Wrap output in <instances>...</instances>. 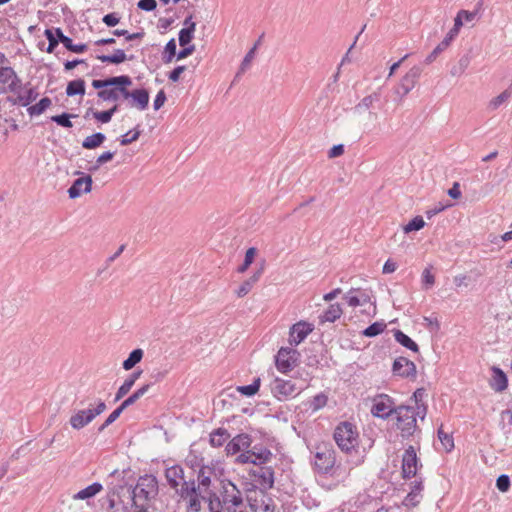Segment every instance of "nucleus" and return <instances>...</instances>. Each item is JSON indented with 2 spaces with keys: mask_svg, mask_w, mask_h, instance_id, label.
<instances>
[{
  "mask_svg": "<svg viewBox=\"0 0 512 512\" xmlns=\"http://www.w3.org/2000/svg\"><path fill=\"white\" fill-rule=\"evenodd\" d=\"M208 512H245L243 493L231 481H222L218 492L207 491Z\"/></svg>",
  "mask_w": 512,
  "mask_h": 512,
  "instance_id": "1",
  "label": "nucleus"
},
{
  "mask_svg": "<svg viewBox=\"0 0 512 512\" xmlns=\"http://www.w3.org/2000/svg\"><path fill=\"white\" fill-rule=\"evenodd\" d=\"M427 414V406L412 407L411 405H400L397 407L396 427L403 439H410L421 432L417 425V419L423 421Z\"/></svg>",
  "mask_w": 512,
  "mask_h": 512,
  "instance_id": "2",
  "label": "nucleus"
},
{
  "mask_svg": "<svg viewBox=\"0 0 512 512\" xmlns=\"http://www.w3.org/2000/svg\"><path fill=\"white\" fill-rule=\"evenodd\" d=\"M158 494V481L153 475L139 477L130 495L135 508H148L149 503Z\"/></svg>",
  "mask_w": 512,
  "mask_h": 512,
  "instance_id": "3",
  "label": "nucleus"
},
{
  "mask_svg": "<svg viewBox=\"0 0 512 512\" xmlns=\"http://www.w3.org/2000/svg\"><path fill=\"white\" fill-rule=\"evenodd\" d=\"M295 378H301L304 381V385H297L292 382V380L282 379L280 377H276L271 385L270 390L272 395L279 401H286L290 398H294L298 396L301 392H303L309 385V381L311 377L308 373H305V378H302V374L297 371Z\"/></svg>",
  "mask_w": 512,
  "mask_h": 512,
  "instance_id": "4",
  "label": "nucleus"
},
{
  "mask_svg": "<svg viewBox=\"0 0 512 512\" xmlns=\"http://www.w3.org/2000/svg\"><path fill=\"white\" fill-rule=\"evenodd\" d=\"M334 440L345 453H351L359 445V433L355 425L350 422H341L334 431Z\"/></svg>",
  "mask_w": 512,
  "mask_h": 512,
  "instance_id": "5",
  "label": "nucleus"
},
{
  "mask_svg": "<svg viewBox=\"0 0 512 512\" xmlns=\"http://www.w3.org/2000/svg\"><path fill=\"white\" fill-rule=\"evenodd\" d=\"M274 455L270 449L262 444H256L249 448L247 451L240 453L236 457V462L239 464H253L255 467L267 465L272 462Z\"/></svg>",
  "mask_w": 512,
  "mask_h": 512,
  "instance_id": "6",
  "label": "nucleus"
},
{
  "mask_svg": "<svg viewBox=\"0 0 512 512\" xmlns=\"http://www.w3.org/2000/svg\"><path fill=\"white\" fill-rule=\"evenodd\" d=\"M335 461V451L331 447L325 444L316 447L313 464L317 473L323 475L331 474Z\"/></svg>",
  "mask_w": 512,
  "mask_h": 512,
  "instance_id": "7",
  "label": "nucleus"
},
{
  "mask_svg": "<svg viewBox=\"0 0 512 512\" xmlns=\"http://www.w3.org/2000/svg\"><path fill=\"white\" fill-rule=\"evenodd\" d=\"M395 400L387 394H377L372 398V406L370 409L374 417L388 419L397 410Z\"/></svg>",
  "mask_w": 512,
  "mask_h": 512,
  "instance_id": "8",
  "label": "nucleus"
},
{
  "mask_svg": "<svg viewBox=\"0 0 512 512\" xmlns=\"http://www.w3.org/2000/svg\"><path fill=\"white\" fill-rule=\"evenodd\" d=\"M106 410V404L103 400L98 399L96 407L93 409H82L78 410L70 418V425L76 430L84 428L86 425L91 423L98 415Z\"/></svg>",
  "mask_w": 512,
  "mask_h": 512,
  "instance_id": "9",
  "label": "nucleus"
},
{
  "mask_svg": "<svg viewBox=\"0 0 512 512\" xmlns=\"http://www.w3.org/2000/svg\"><path fill=\"white\" fill-rule=\"evenodd\" d=\"M300 353L292 347H281L275 356V365L282 374L291 372L299 361Z\"/></svg>",
  "mask_w": 512,
  "mask_h": 512,
  "instance_id": "10",
  "label": "nucleus"
},
{
  "mask_svg": "<svg viewBox=\"0 0 512 512\" xmlns=\"http://www.w3.org/2000/svg\"><path fill=\"white\" fill-rule=\"evenodd\" d=\"M251 512H274V500L263 490H254L247 495Z\"/></svg>",
  "mask_w": 512,
  "mask_h": 512,
  "instance_id": "11",
  "label": "nucleus"
},
{
  "mask_svg": "<svg viewBox=\"0 0 512 512\" xmlns=\"http://www.w3.org/2000/svg\"><path fill=\"white\" fill-rule=\"evenodd\" d=\"M422 71L423 70L419 65H415L410 68L395 88V94H397L401 99L405 97L417 84Z\"/></svg>",
  "mask_w": 512,
  "mask_h": 512,
  "instance_id": "12",
  "label": "nucleus"
},
{
  "mask_svg": "<svg viewBox=\"0 0 512 512\" xmlns=\"http://www.w3.org/2000/svg\"><path fill=\"white\" fill-rule=\"evenodd\" d=\"M422 465L419 463V459L416 454V450L413 446H408L402 456V476L405 479L415 477L417 474L418 467Z\"/></svg>",
  "mask_w": 512,
  "mask_h": 512,
  "instance_id": "13",
  "label": "nucleus"
},
{
  "mask_svg": "<svg viewBox=\"0 0 512 512\" xmlns=\"http://www.w3.org/2000/svg\"><path fill=\"white\" fill-rule=\"evenodd\" d=\"M274 469L270 465H262L257 466L252 470V476L254 481L259 485V490H267L273 487L274 485Z\"/></svg>",
  "mask_w": 512,
  "mask_h": 512,
  "instance_id": "14",
  "label": "nucleus"
},
{
  "mask_svg": "<svg viewBox=\"0 0 512 512\" xmlns=\"http://www.w3.org/2000/svg\"><path fill=\"white\" fill-rule=\"evenodd\" d=\"M392 371L394 375L402 378L414 379L416 378L417 370L413 361L406 357H399L394 360Z\"/></svg>",
  "mask_w": 512,
  "mask_h": 512,
  "instance_id": "15",
  "label": "nucleus"
},
{
  "mask_svg": "<svg viewBox=\"0 0 512 512\" xmlns=\"http://www.w3.org/2000/svg\"><path fill=\"white\" fill-rule=\"evenodd\" d=\"M101 506L111 512H129V507L120 499L117 489H112L101 499Z\"/></svg>",
  "mask_w": 512,
  "mask_h": 512,
  "instance_id": "16",
  "label": "nucleus"
},
{
  "mask_svg": "<svg viewBox=\"0 0 512 512\" xmlns=\"http://www.w3.org/2000/svg\"><path fill=\"white\" fill-rule=\"evenodd\" d=\"M313 331V325L305 321H300L292 325L289 331V344L297 346L303 342L306 337Z\"/></svg>",
  "mask_w": 512,
  "mask_h": 512,
  "instance_id": "17",
  "label": "nucleus"
},
{
  "mask_svg": "<svg viewBox=\"0 0 512 512\" xmlns=\"http://www.w3.org/2000/svg\"><path fill=\"white\" fill-rule=\"evenodd\" d=\"M251 437L248 434L242 433L232 438L226 445V452L228 455H236L247 451L251 447Z\"/></svg>",
  "mask_w": 512,
  "mask_h": 512,
  "instance_id": "18",
  "label": "nucleus"
},
{
  "mask_svg": "<svg viewBox=\"0 0 512 512\" xmlns=\"http://www.w3.org/2000/svg\"><path fill=\"white\" fill-rule=\"evenodd\" d=\"M165 478L168 485L174 490L187 479L184 474V468L181 465L168 467L165 470Z\"/></svg>",
  "mask_w": 512,
  "mask_h": 512,
  "instance_id": "19",
  "label": "nucleus"
},
{
  "mask_svg": "<svg viewBox=\"0 0 512 512\" xmlns=\"http://www.w3.org/2000/svg\"><path fill=\"white\" fill-rule=\"evenodd\" d=\"M92 188V178L90 175L76 179L68 189L71 199L79 197L83 192L88 193Z\"/></svg>",
  "mask_w": 512,
  "mask_h": 512,
  "instance_id": "20",
  "label": "nucleus"
},
{
  "mask_svg": "<svg viewBox=\"0 0 512 512\" xmlns=\"http://www.w3.org/2000/svg\"><path fill=\"white\" fill-rule=\"evenodd\" d=\"M492 376L489 381V385L495 392H502L508 386V378L504 371L496 366L491 368Z\"/></svg>",
  "mask_w": 512,
  "mask_h": 512,
  "instance_id": "21",
  "label": "nucleus"
},
{
  "mask_svg": "<svg viewBox=\"0 0 512 512\" xmlns=\"http://www.w3.org/2000/svg\"><path fill=\"white\" fill-rule=\"evenodd\" d=\"M29 86L25 93H19L16 98L8 97V101L11 102L13 105H20L23 107H26L30 105L33 101H35L38 97V92L36 88L30 86V83L25 85V88Z\"/></svg>",
  "mask_w": 512,
  "mask_h": 512,
  "instance_id": "22",
  "label": "nucleus"
},
{
  "mask_svg": "<svg viewBox=\"0 0 512 512\" xmlns=\"http://www.w3.org/2000/svg\"><path fill=\"white\" fill-rule=\"evenodd\" d=\"M129 105L140 111L147 109L149 104V92L146 89H135L131 92Z\"/></svg>",
  "mask_w": 512,
  "mask_h": 512,
  "instance_id": "23",
  "label": "nucleus"
},
{
  "mask_svg": "<svg viewBox=\"0 0 512 512\" xmlns=\"http://www.w3.org/2000/svg\"><path fill=\"white\" fill-rule=\"evenodd\" d=\"M263 270V267L259 268L256 272L253 273L251 277L241 283V285L236 290V295L239 298L245 297L253 289L254 285L260 280L263 274Z\"/></svg>",
  "mask_w": 512,
  "mask_h": 512,
  "instance_id": "24",
  "label": "nucleus"
},
{
  "mask_svg": "<svg viewBox=\"0 0 512 512\" xmlns=\"http://www.w3.org/2000/svg\"><path fill=\"white\" fill-rule=\"evenodd\" d=\"M141 374V370L134 371L124 380L123 384L118 388L115 394V401H119L129 393V391L134 386L135 382L139 379Z\"/></svg>",
  "mask_w": 512,
  "mask_h": 512,
  "instance_id": "25",
  "label": "nucleus"
},
{
  "mask_svg": "<svg viewBox=\"0 0 512 512\" xmlns=\"http://www.w3.org/2000/svg\"><path fill=\"white\" fill-rule=\"evenodd\" d=\"M103 490V486L99 482H94L86 488L78 491L72 496L73 500H89Z\"/></svg>",
  "mask_w": 512,
  "mask_h": 512,
  "instance_id": "26",
  "label": "nucleus"
},
{
  "mask_svg": "<svg viewBox=\"0 0 512 512\" xmlns=\"http://www.w3.org/2000/svg\"><path fill=\"white\" fill-rule=\"evenodd\" d=\"M343 314V309L339 303L330 304L327 309L319 317L320 322L333 323L338 320Z\"/></svg>",
  "mask_w": 512,
  "mask_h": 512,
  "instance_id": "27",
  "label": "nucleus"
},
{
  "mask_svg": "<svg viewBox=\"0 0 512 512\" xmlns=\"http://www.w3.org/2000/svg\"><path fill=\"white\" fill-rule=\"evenodd\" d=\"M197 487L195 484V480L193 477L186 479L182 484H180L177 489H175L176 494L179 496L181 500L186 499L188 496H191L193 493L197 491Z\"/></svg>",
  "mask_w": 512,
  "mask_h": 512,
  "instance_id": "28",
  "label": "nucleus"
},
{
  "mask_svg": "<svg viewBox=\"0 0 512 512\" xmlns=\"http://www.w3.org/2000/svg\"><path fill=\"white\" fill-rule=\"evenodd\" d=\"M229 437H230V434L228 433V431L225 428H218V429L213 430L210 433L209 442L212 447L218 448V447H222L226 443V441L229 439Z\"/></svg>",
  "mask_w": 512,
  "mask_h": 512,
  "instance_id": "29",
  "label": "nucleus"
},
{
  "mask_svg": "<svg viewBox=\"0 0 512 512\" xmlns=\"http://www.w3.org/2000/svg\"><path fill=\"white\" fill-rule=\"evenodd\" d=\"M202 499H205L204 496H201V491L197 490L191 496H188L186 499L182 501L186 504L187 512H200L202 504Z\"/></svg>",
  "mask_w": 512,
  "mask_h": 512,
  "instance_id": "30",
  "label": "nucleus"
},
{
  "mask_svg": "<svg viewBox=\"0 0 512 512\" xmlns=\"http://www.w3.org/2000/svg\"><path fill=\"white\" fill-rule=\"evenodd\" d=\"M115 78L121 80L119 84H112V86H117L119 98L122 96L124 99H130L132 91H129L127 87L132 85V79L128 75L115 76Z\"/></svg>",
  "mask_w": 512,
  "mask_h": 512,
  "instance_id": "31",
  "label": "nucleus"
},
{
  "mask_svg": "<svg viewBox=\"0 0 512 512\" xmlns=\"http://www.w3.org/2000/svg\"><path fill=\"white\" fill-rule=\"evenodd\" d=\"M96 58L103 63L120 64L127 60L125 51L116 49L112 55H97Z\"/></svg>",
  "mask_w": 512,
  "mask_h": 512,
  "instance_id": "32",
  "label": "nucleus"
},
{
  "mask_svg": "<svg viewBox=\"0 0 512 512\" xmlns=\"http://www.w3.org/2000/svg\"><path fill=\"white\" fill-rule=\"evenodd\" d=\"M105 140L106 136L101 132H97L86 137L82 142V147L85 149H95L101 146Z\"/></svg>",
  "mask_w": 512,
  "mask_h": 512,
  "instance_id": "33",
  "label": "nucleus"
},
{
  "mask_svg": "<svg viewBox=\"0 0 512 512\" xmlns=\"http://www.w3.org/2000/svg\"><path fill=\"white\" fill-rule=\"evenodd\" d=\"M144 352L142 349L137 348L130 352L127 359L123 361V369L128 371L135 367L143 358Z\"/></svg>",
  "mask_w": 512,
  "mask_h": 512,
  "instance_id": "34",
  "label": "nucleus"
},
{
  "mask_svg": "<svg viewBox=\"0 0 512 512\" xmlns=\"http://www.w3.org/2000/svg\"><path fill=\"white\" fill-rule=\"evenodd\" d=\"M394 337H395V340L399 344L404 346L405 348H407V349H409V350H411L413 352H418L419 351V347L416 344V342L413 341L408 335H406L401 330H396L395 333H394Z\"/></svg>",
  "mask_w": 512,
  "mask_h": 512,
  "instance_id": "35",
  "label": "nucleus"
},
{
  "mask_svg": "<svg viewBox=\"0 0 512 512\" xmlns=\"http://www.w3.org/2000/svg\"><path fill=\"white\" fill-rule=\"evenodd\" d=\"M151 387L150 384H145L141 386L139 389H137L135 392H133L128 398H126L120 406L125 410L129 406L133 405L136 401H138L142 396H144L149 388Z\"/></svg>",
  "mask_w": 512,
  "mask_h": 512,
  "instance_id": "36",
  "label": "nucleus"
},
{
  "mask_svg": "<svg viewBox=\"0 0 512 512\" xmlns=\"http://www.w3.org/2000/svg\"><path fill=\"white\" fill-rule=\"evenodd\" d=\"M66 94L68 96H75L85 94V81L83 79L72 80L67 84Z\"/></svg>",
  "mask_w": 512,
  "mask_h": 512,
  "instance_id": "37",
  "label": "nucleus"
},
{
  "mask_svg": "<svg viewBox=\"0 0 512 512\" xmlns=\"http://www.w3.org/2000/svg\"><path fill=\"white\" fill-rule=\"evenodd\" d=\"M52 104V101L48 97L42 98L38 103L35 105L29 106L27 108V112L30 116H37L41 115L45 112L47 108H49Z\"/></svg>",
  "mask_w": 512,
  "mask_h": 512,
  "instance_id": "38",
  "label": "nucleus"
},
{
  "mask_svg": "<svg viewBox=\"0 0 512 512\" xmlns=\"http://www.w3.org/2000/svg\"><path fill=\"white\" fill-rule=\"evenodd\" d=\"M195 27H196V24H191L190 26L184 27L180 30L179 35H178L180 46L185 47L188 44H190V42L192 41V39L194 37Z\"/></svg>",
  "mask_w": 512,
  "mask_h": 512,
  "instance_id": "39",
  "label": "nucleus"
},
{
  "mask_svg": "<svg viewBox=\"0 0 512 512\" xmlns=\"http://www.w3.org/2000/svg\"><path fill=\"white\" fill-rule=\"evenodd\" d=\"M257 49V44L254 45V47H252L245 55V57L243 58L242 62H241V65H240V68H239V71L236 73L235 75V79L234 80H237L251 65V62L253 61L254 57H255V51Z\"/></svg>",
  "mask_w": 512,
  "mask_h": 512,
  "instance_id": "40",
  "label": "nucleus"
},
{
  "mask_svg": "<svg viewBox=\"0 0 512 512\" xmlns=\"http://www.w3.org/2000/svg\"><path fill=\"white\" fill-rule=\"evenodd\" d=\"M177 45L174 38L170 39L164 49V53L162 56V60L164 63L168 64L171 63L174 59V57H177Z\"/></svg>",
  "mask_w": 512,
  "mask_h": 512,
  "instance_id": "41",
  "label": "nucleus"
},
{
  "mask_svg": "<svg viewBox=\"0 0 512 512\" xmlns=\"http://www.w3.org/2000/svg\"><path fill=\"white\" fill-rule=\"evenodd\" d=\"M260 384H261V380L258 377V378H255L253 380V382L249 385L238 386L237 391L244 396L250 397V396L255 395L259 391Z\"/></svg>",
  "mask_w": 512,
  "mask_h": 512,
  "instance_id": "42",
  "label": "nucleus"
},
{
  "mask_svg": "<svg viewBox=\"0 0 512 512\" xmlns=\"http://www.w3.org/2000/svg\"><path fill=\"white\" fill-rule=\"evenodd\" d=\"M438 438L446 452H450L454 448V440L452 435L443 431V425L438 428Z\"/></svg>",
  "mask_w": 512,
  "mask_h": 512,
  "instance_id": "43",
  "label": "nucleus"
},
{
  "mask_svg": "<svg viewBox=\"0 0 512 512\" xmlns=\"http://www.w3.org/2000/svg\"><path fill=\"white\" fill-rule=\"evenodd\" d=\"M15 76V71L12 67H0V93L6 91V84Z\"/></svg>",
  "mask_w": 512,
  "mask_h": 512,
  "instance_id": "44",
  "label": "nucleus"
},
{
  "mask_svg": "<svg viewBox=\"0 0 512 512\" xmlns=\"http://www.w3.org/2000/svg\"><path fill=\"white\" fill-rule=\"evenodd\" d=\"M510 97H511V91H509L508 89L504 90L498 96H496L490 100L488 108L490 110H497L500 106L505 104L509 100Z\"/></svg>",
  "mask_w": 512,
  "mask_h": 512,
  "instance_id": "45",
  "label": "nucleus"
},
{
  "mask_svg": "<svg viewBox=\"0 0 512 512\" xmlns=\"http://www.w3.org/2000/svg\"><path fill=\"white\" fill-rule=\"evenodd\" d=\"M112 88H106V89H102L100 91L97 92V96L99 99L103 100V101H118L119 100V96H118V91H117V86H111Z\"/></svg>",
  "mask_w": 512,
  "mask_h": 512,
  "instance_id": "46",
  "label": "nucleus"
},
{
  "mask_svg": "<svg viewBox=\"0 0 512 512\" xmlns=\"http://www.w3.org/2000/svg\"><path fill=\"white\" fill-rule=\"evenodd\" d=\"M385 328L386 324L383 321L374 322L364 329L363 335L366 337H375L381 334L385 330Z\"/></svg>",
  "mask_w": 512,
  "mask_h": 512,
  "instance_id": "47",
  "label": "nucleus"
},
{
  "mask_svg": "<svg viewBox=\"0 0 512 512\" xmlns=\"http://www.w3.org/2000/svg\"><path fill=\"white\" fill-rule=\"evenodd\" d=\"M72 117H75V115L64 112L62 114L52 116L51 121L55 122L57 125L61 127L72 128L73 124L70 120Z\"/></svg>",
  "mask_w": 512,
  "mask_h": 512,
  "instance_id": "48",
  "label": "nucleus"
},
{
  "mask_svg": "<svg viewBox=\"0 0 512 512\" xmlns=\"http://www.w3.org/2000/svg\"><path fill=\"white\" fill-rule=\"evenodd\" d=\"M118 78L108 77L106 79H95L92 81V86L99 91L102 89H106L107 87L112 86V84H119L121 80H117Z\"/></svg>",
  "mask_w": 512,
  "mask_h": 512,
  "instance_id": "49",
  "label": "nucleus"
},
{
  "mask_svg": "<svg viewBox=\"0 0 512 512\" xmlns=\"http://www.w3.org/2000/svg\"><path fill=\"white\" fill-rule=\"evenodd\" d=\"M421 498V494H419L415 490H411L404 498L402 504L408 508H413L419 504Z\"/></svg>",
  "mask_w": 512,
  "mask_h": 512,
  "instance_id": "50",
  "label": "nucleus"
},
{
  "mask_svg": "<svg viewBox=\"0 0 512 512\" xmlns=\"http://www.w3.org/2000/svg\"><path fill=\"white\" fill-rule=\"evenodd\" d=\"M380 100V93L374 92L370 95L365 96L357 105L356 109H369L374 102H378Z\"/></svg>",
  "mask_w": 512,
  "mask_h": 512,
  "instance_id": "51",
  "label": "nucleus"
},
{
  "mask_svg": "<svg viewBox=\"0 0 512 512\" xmlns=\"http://www.w3.org/2000/svg\"><path fill=\"white\" fill-rule=\"evenodd\" d=\"M114 155H115V152H111V151H106V152L102 153L97 158V160L94 163V165L89 168V171L90 172L97 171L100 168L101 165L111 161L113 159Z\"/></svg>",
  "mask_w": 512,
  "mask_h": 512,
  "instance_id": "52",
  "label": "nucleus"
},
{
  "mask_svg": "<svg viewBox=\"0 0 512 512\" xmlns=\"http://www.w3.org/2000/svg\"><path fill=\"white\" fill-rule=\"evenodd\" d=\"M424 225L425 222L423 218L421 216H416L404 226V232L410 233L412 231H418L422 229Z\"/></svg>",
  "mask_w": 512,
  "mask_h": 512,
  "instance_id": "53",
  "label": "nucleus"
},
{
  "mask_svg": "<svg viewBox=\"0 0 512 512\" xmlns=\"http://www.w3.org/2000/svg\"><path fill=\"white\" fill-rule=\"evenodd\" d=\"M112 34L117 37L124 36L126 41H133L144 37V32L129 33L124 29H116L112 31Z\"/></svg>",
  "mask_w": 512,
  "mask_h": 512,
  "instance_id": "54",
  "label": "nucleus"
},
{
  "mask_svg": "<svg viewBox=\"0 0 512 512\" xmlns=\"http://www.w3.org/2000/svg\"><path fill=\"white\" fill-rule=\"evenodd\" d=\"M124 409L119 405L104 421V423L98 428V432H103L109 425L115 422Z\"/></svg>",
  "mask_w": 512,
  "mask_h": 512,
  "instance_id": "55",
  "label": "nucleus"
},
{
  "mask_svg": "<svg viewBox=\"0 0 512 512\" xmlns=\"http://www.w3.org/2000/svg\"><path fill=\"white\" fill-rule=\"evenodd\" d=\"M140 134H141V132L137 128L134 130H130L121 137L120 144L122 146H127V145L131 144L132 142L138 140Z\"/></svg>",
  "mask_w": 512,
  "mask_h": 512,
  "instance_id": "56",
  "label": "nucleus"
},
{
  "mask_svg": "<svg viewBox=\"0 0 512 512\" xmlns=\"http://www.w3.org/2000/svg\"><path fill=\"white\" fill-rule=\"evenodd\" d=\"M327 404V396L323 393L315 395L310 401V408L317 411Z\"/></svg>",
  "mask_w": 512,
  "mask_h": 512,
  "instance_id": "57",
  "label": "nucleus"
},
{
  "mask_svg": "<svg viewBox=\"0 0 512 512\" xmlns=\"http://www.w3.org/2000/svg\"><path fill=\"white\" fill-rule=\"evenodd\" d=\"M434 284H435V276L431 272V267H427L422 272V285L425 289H429Z\"/></svg>",
  "mask_w": 512,
  "mask_h": 512,
  "instance_id": "58",
  "label": "nucleus"
},
{
  "mask_svg": "<svg viewBox=\"0 0 512 512\" xmlns=\"http://www.w3.org/2000/svg\"><path fill=\"white\" fill-rule=\"evenodd\" d=\"M44 35L45 37L47 38L49 44H48V47L46 49V51L48 53H52L54 52L55 48L58 46V44L60 43L59 42V39H57L54 35V31L52 29H46L44 31Z\"/></svg>",
  "mask_w": 512,
  "mask_h": 512,
  "instance_id": "59",
  "label": "nucleus"
},
{
  "mask_svg": "<svg viewBox=\"0 0 512 512\" xmlns=\"http://www.w3.org/2000/svg\"><path fill=\"white\" fill-rule=\"evenodd\" d=\"M197 480H198V488L197 489L199 491H201V489H203L206 492V490L211 485V478L209 475L205 474L204 469H201L199 471Z\"/></svg>",
  "mask_w": 512,
  "mask_h": 512,
  "instance_id": "60",
  "label": "nucleus"
},
{
  "mask_svg": "<svg viewBox=\"0 0 512 512\" xmlns=\"http://www.w3.org/2000/svg\"><path fill=\"white\" fill-rule=\"evenodd\" d=\"M426 396V390L424 388H418L413 393V400L414 405H411L412 407H421V406H427L424 402V398Z\"/></svg>",
  "mask_w": 512,
  "mask_h": 512,
  "instance_id": "61",
  "label": "nucleus"
},
{
  "mask_svg": "<svg viewBox=\"0 0 512 512\" xmlns=\"http://www.w3.org/2000/svg\"><path fill=\"white\" fill-rule=\"evenodd\" d=\"M103 23L108 27H114L120 22V16L116 12L108 13L102 18Z\"/></svg>",
  "mask_w": 512,
  "mask_h": 512,
  "instance_id": "62",
  "label": "nucleus"
},
{
  "mask_svg": "<svg viewBox=\"0 0 512 512\" xmlns=\"http://www.w3.org/2000/svg\"><path fill=\"white\" fill-rule=\"evenodd\" d=\"M456 29H450L444 39L438 44L444 51L449 47L451 42L457 37Z\"/></svg>",
  "mask_w": 512,
  "mask_h": 512,
  "instance_id": "63",
  "label": "nucleus"
},
{
  "mask_svg": "<svg viewBox=\"0 0 512 512\" xmlns=\"http://www.w3.org/2000/svg\"><path fill=\"white\" fill-rule=\"evenodd\" d=\"M496 486L501 492H506L510 487V478L507 475H500L496 480Z\"/></svg>",
  "mask_w": 512,
  "mask_h": 512,
  "instance_id": "64",
  "label": "nucleus"
}]
</instances>
